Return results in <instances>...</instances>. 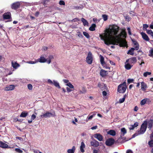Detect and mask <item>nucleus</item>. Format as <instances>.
Returning a JSON list of instances; mask_svg holds the SVG:
<instances>
[{"label": "nucleus", "mask_w": 153, "mask_h": 153, "mask_svg": "<svg viewBox=\"0 0 153 153\" xmlns=\"http://www.w3.org/2000/svg\"><path fill=\"white\" fill-rule=\"evenodd\" d=\"M119 27L115 25H113L111 27V28H109L106 30V32L103 34H100L99 36L100 39L103 40L104 43L107 45H108L111 44L115 45L116 43H120V47H123L124 46V43L123 42H121V37L123 38L126 37V33L125 30H123L120 33L116 36L117 38L115 39V41H110L108 39V38H112L113 35H116L119 30Z\"/></svg>", "instance_id": "obj_1"}, {"label": "nucleus", "mask_w": 153, "mask_h": 153, "mask_svg": "<svg viewBox=\"0 0 153 153\" xmlns=\"http://www.w3.org/2000/svg\"><path fill=\"white\" fill-rule=\"evenodd\" d=\"M126 88V83L124 82L118 86L117 91L119 93H123L125 92Z\"/></svg>", "instance_id": "obj_2"}, {"label": "nucleus", "mask_w": 153, "mask_h": 153, "mask_svg": "<svg viewBox=\"0 0 153 153\" xmlns=\"http://www.w3.org/2000/svg\"><path fill=\"white\" fill-rule=\"evenodd\" d=\"M87 62L89 64L92 63L93 61L92 54L91 52H89L88 54V56L86 58Z\"/></svg>", "instance_id": "obj_3"}, {"label": "nucleus", "mask_w": 153, "mask_h": 153, "mask_svg": "<svg viewBox=\"0 0 153 153\" xmlns=\"http://www.w3.org/2000/svg\"><path fill=\"white\" fill-rule=\"evenodd\" d=\"M147 121H145L142 124L140 130L142 131V133L144 134L147 128Z\"/></svg>", "instance_id": "obj_4"}, {"label": "nucleus", "mask_w": 153, "mask_h": 153, "mask_svg": "<svg viewBox=\"0 0 153 153\" xmlns=\"http://www.w3.org/2000/svg\"><path fill=\"white\" fill-rule=\"evenodd\" d=\"M97 87L100 88L101 91L107 90L108 89L106 85L104 83L99 82L98 84Z\"/></svg>", "instance_id": "obj_5"}, {"label": "nucleus", "mask_w": 153, "mask_h": 153, "mask_svg": "<svg viewBox=\"0 0 153 153\" xmlns=\"http://www.w3.org/2000/svg\"><path fill=\"white\" fill-rule=\"evenodd\" d=\"M115 142L113 138L108 139L105 141V143L106 146H111L113 145Z\"/></svg>", "instance_id": "obj_6"}, {"label": "nucleus", "mask_w": 153, "mask_h": 153, "mask_svg": "<svg viewBox=\"0 0 153 153\" xmlns=\"http://www.w3.org/2000/svg\"><path fill=\"white\" fill-rule=\"evenodd\" d=\"M137 61V59L136 57H132L129 58L126 60V62H128L131 65H133Z\"/></svg>", "instance_id": "obj_7"}, {"label": "nucleus", "mask_w": 153, "mask_h": 153, "mask_svg": "<svg viewBox=\"0 0 153 153\" xmlns=\"http://www.w3.org/2000/svg\"><path fill=\"white\" fill-rule=\"evenodd\" d=\"M20 5L19 2H16L13 3L11 5V8L14 10H16L19 8Z\"/></svg>", "instance_id": "obj_8"}, {"label": "nucleus", "mask_w": 153, "mask_h": 153, "mask_svg": "<svg viewBox=\"0 0 153 153\" xmlns=\"http://www.w3.org/2000/svg\"><path fill=\"white\" fill-rule=\"evenodd\" d=\"M55 112H54L53 114L50 112H47L46 113L41 115L40 116L42 118H46L47 117H49L51 116L54 117L55 116Z\"/></svg>", "instance_id": "obj_9"}, {"label": "nucleus", "mask_w": 153, "mask_h": 153, "mask_svg": "<svg viewBox=\"0 0 153 153\" xmlns=\"http://www.w3.org/2000/svg\"><path fill=\"white\" fill-rule=\"evenodd\" d=\"M90 144L91 146L96 147H98L99 145V142L94 139L90 142Z\"/></svg>", "instance_id": "obj_10"}, {"label": "nucleus", "mask_w": 153, "mask_h": 153, "mask_svg": "<svg viewBox=\"0 0 153 153\" xmlns=\"http://www.w3.org/2000/svg\"><path fill=\"white\" fill-rule=\"evenodd\" d=\"M3 16V19H9L11 18V15L10 12L4 13Z\"/></svg>", "instance_id": "obj_11"}, {"label": "nucleus", "mask_w": 153, "mask_h": 153, "mask_svg": "<svg viewBox=\"0 0 153 153\" xmlns=\"http://www.w3.org/2000/svg\"><path fill=\"white\" fill-rule=\"evenodd\" d=\"M94 137L99 141H102L103 140V136L99 133H96L94 134Z\"/></svg>", "instance_id": "obj_12"}, {"label": "nucleus", "mask_w": 153, "mask_h": 153, "mask_svg": "<svg viewBox=\"0 0 153 153\" xmlns=\"http://www.w3.org/2000/svg\"><path fill=\"white\" fill-rule=\"evenodd\" d=\"M153 124V119H150L148 121H147V125L148 126V128L151 130L152 128Z\"/></svg>", "instance_id": "obj_13"}, {"label": "nucleus", "mask_w": 153, "mask_h": 153, "mask_svg": "<svg viewBox=\"0 0 153 153\" xmlns=\"http://www.w3.org/2000/svg\"><path fill=\"white\" fill-rule=\"evenodd\" d=\"M108 74V71H105L103 69H101L100 72V75L102 77H105Z\"/></svg>", "instance_id": "obj_14"}, {"label": "nucleus", "mask_w": 153, "mask_h": 153, "mask_svg": "<svg viewBox=\"0 0 153 153\" xmlns=\"http://www.w3.org/2000/svg\"><path fill=\"white\" fill-rule=\"evenodd\" d=\"M15 87V86L14 85H10L7 86L5 88V90L6 91H11L14 89Z\"/></svg>", "instance_id": "obj_15"}, {"label": "nucleus", "mask_w": 153, "mask_h": 153, "mask_svg": "<svg viewBox=\"0 0 153 153\" xmlns=\"http://www.w3.org/2000/svg\"><path fill=\"white\" fill-rule=\"evenodd\" d=\"M141 34L144 40L147 41H149V39L148 37V36L146 33L144 32H141Z\"/></svg>", "instance_id": "obj_16"}, {"label": "nucleus", "mask_w": 153, "mask_h": 153, "mask_svg": "<svg viewBox=\"0 0 153 153\" xmlns=\"http://www.w3.org/2000/svg\"><path fill=\"white\" fill-rule=\"evenodd\" d=\"M133 66V65L131 64L128 62H126V61L125 62V67L126 70H129Z\"/></svg>", "instance_id": "obj_17"}, {"label": "nucleus", "mask_w": 153, "mask_h": 153, "mask_svg": "<svg viewBox=\"0 0 153 153\" xmlns=\"http://www.w3.org/2000/svg\"><path fill=\"white\" fill-rule=\"evenodd\" d=\"M121 133L120 135V138L122 139L124 136V135L127 133V131L125 128H123L121 129Z\"/></svg>", "instance_id": "obj_18"}, {"label": "nucleus", "mask_w": 153, "mask_h": 153, "mask_svg": "<svg viewBox=\"0 0 153 153\" xmlns=\"http://www.w3.org/2000/svg\"><path fill=\"white\" fill-rule=\"evenodd\" d=\"M131 41L134 43V45H136L134 48H135V50L136 51L138 50L139 49V46L137 42L134 39H132Z\"/></svg>", "instance_id": "obj_19"}, {"label": "nucleus", "mask_w": 153, "mask_h": 153, "mask_svg": "<svg viewBox=\"0 0 153 153\" xmlns=\"http://www.w3.org/2000/svg\"><path fill=\"white\" fill-rule=\"evenodd\" d=\"M147 88V85L144 82H141V88L143 91H145Z\"/></svg>", "instance_id": "obj_20"}, {"label": "nucleus", "mask_w": 153, "mask_h": 153, "mask_svg": "<svg viewBox=\"0 0 153 153\" xmlns=\"http://www.w3.org/2000/svg\"><path fill=\"white\" fill-rule=\"evenodd\" d=\"M8 145L7 144L0 141V147L3 148H8Z\"/></svg>", "instance_id": "obj_21"}, {"label": "nucleus", "mask_w": 153, "mask_h": 153, "mask_svg": "<svg viewBox=\"0 0 153 153\" xmlns=\"http://www.w3.org/2000/svg\"><path fill=\"white\" fill-rule=\"evenodd\" d=\"M135 50V48H132L128 50L127 54L130 55H133L134 54V51Z\"/></svg>", "instance_id": "obj_22"}, {"label": "nucleus", "mask_w": 153, "mask_h": 153, "mask_svg": "<svg viewBox=\"0 0 153 153\" xmlns=\"http://www.w3.org/2000/svg\"><path fill=\"white\" fill-rule=\"evenodd\" d=\"M12 66L15 69H17L18 67L20 66V65L16 62L15 63L13 62V61L12 62Z\"/></svg>", "instance_id": "obj_23"}, {"label": "nucleus", "mask_w": 153, "mask_h": 153, "mask_svg": "<svg viewBox=\"0 0 153 153\" xmlns=\"http://www.w3.org/2000/svg\"><path fill=\"white\" fill-rule=\"evenodd\" d=\"M38 61L40 62L44 63L46 62L47 59L44 57L41 56L38 59Z\"/></svg>", "instance_id": "obj_24"}, {"label": "nucleus", "mask_w": 153, "mask_h": 153, "mask_svg": "<svg viewBox=\"0 0 153 153\" xmlns=\"http://www.w3.org/2000/svg\"><path fill=\"white\" fill-rule=\"evenodd\" d=\"M76 149V147L75 146H73L71 149H69L68 150V153H74Z\"/></svg>", "instance_id": "obj_25"}, {"label": "nucleus", "mask_w": 153, "mask_h": 153, "mask_svg": "<svg viewBox=\"0 0 153 153\" xmlns=\"http://www.w3.org/2000/svg\"><path fill=\"white\" fill-rule=\"evenodd\" d=\"M28 115V113L27 111H25L22 112L20 115V117H25Z\"/></svg>", "instance_id": "obj_26"}, {"label": "nucleus", "mask_w": 153, "mask_h": 153, "mask_svg": "<svg viewBox=\"0 0 153 153\" xmlns=\"http://www.w3.org/2000/svg\"><path fill=\"white\" fill-rule=\"evenodd\" d=\"M107 134L112 136H114L116 135V133L114 130H111L107 132Z\"/></svg>", "instance_id": "obj_27"}, {"label": "nucleus", "mask_w": 153, "mask_h": 153, "mask_svg": "<svg viewBox=\"0 0 153 153\" xmlns=\"http://www.w3.org/2000/svg\"><path fill=\"white\" fill-rule=\"evenodd\" d=\"M81 21L83 23V25L85 26V25H88V23L87 20L82 18L81 19Z\"/></svg>", "instance_id": "obj_28"}, {"label": "nucleus", "mask_w": 153, "mask_h": 153, "mask_svg": "<svg viewBox=\"0 0 153 153\" xmlns=\"http://www.w3.org/2000/svg\"><path fill=\"white\" fill-rule=\"evenodd\" d=\"M96 25L95 24H92L91 25L89 28V30L91 31H94L95 30Z\"/></svg>", "instance_id": "obj_29"}, {"label": "nucleus", "mask_w": 153, "mask_h": 153, "mask_svg": "<svg viewBox=\"0 0 153 153\" xmlns=\"http://www.w3.org/2000/svg\"><path fill=\"white\" fill-rule=\"evenodd\" d=\"M100 62L102 65H103L104 64H105V62L104 61V58L102 55H100Z\"/></svg>", "instance_id": "obj_30"}, {"label": "nucleus", "mask_w": 153, "mask_h": 153, "mask_svg": "<svg viewBox=\"0 0 153 153\" xmlns=\"http://www.w3.org/2000/svg\"><path fill=\"white\" fill-rule=\"evenodd\" d=\"M56 87L58 88H60V87L59 85V83L55 80L53 81V84Z\"/></svg>", "instance_id": "obj_31"}, {"label": "nucleus", "mask_w": 153, "mask_h": 153, "mask_svg": "<svg viewBox=\"0 0 153 153\" xmlns=\"http://www.w3.org/2000/svg\"><path fill=\"white\" fill-rule=\"evenodd\" d=\"M66 85L68 86L70 88L74 90V86L70 82H69L66 84Z\"/></svg>", "instance_id": "obj_32"}, {"label": "nucleus", "mask_w": 153, "mask_h": 153, "mask_svg": "<svg viewBox=\"0 0 153 153\" xmlns=\"http://www.w3.org/2000/svg\"><path fill=\"white\" fill-rule=\"evenodd\" d=\"M86 92V90L85 88L84 87H82V90L79 91L80 94H85Z\"/></svg>", "instance_id": "obj_33"}, {"label": "nucleus", "mask_w": 153, "mask_h": 153, "mask_svg": "<svg viewBox=\"0 0 153 153\" xmlns=\"http://www.w3.org/2000/svg\"><path fill=\"white\" fill-rule=\"evenodd\" d=\"M126 97V95H124L123 97L121 99H120L119 100V102L120 103H122L124 102L125 100Z\"/></svg>", "instance_id": "obj_34"}, {"label": "nucleus", "mask_w": 153, "mask_h": 153, "mask_svg": "<svg viewBox=\"0 0 153 153\" xmlns=\"http://www.w3.org/2000/svg\"><path fill=\"white\" fill-rule=\"evenodd\" d=\"M83 33L84 35L85 36L86 38H87L88 39H89L90 38V35L88 33L85 31H83Z\"/></svg>", "instance_id": "obj_35"}, {"label": "nucleus", "mask_w": 153, "mask_h": 153, "mask_svg": "<svg viewBox=\"0 0 153 153\" xmlns=\"http://www.w3.org/2000/svg\"><path fill=\"white\" fill-rule=\"evenodd\" d=\"M148 144L149 146L150 147H153V140L151 139L148 142Z\"/></svg>", "instance_id": "obj_36"}, {"label": "nucleus", "mask_w": 153, "mask_h": 153, "mask_svg": "<svg viewBox=\"0 0 153 153\" xmlns=\"http://www.w3.org/2000/svg\"><path fill=\"white\" fill-rule=\"evenodd\" d=\"M108 16L105 14H103L102 16V17L104 21H106L108 19Z\"/></svg>", "instance_id": "obj_37"}, {"label": "nucleus", "mask_w": 153, "mask_h": 153, "mask_svg": "<svg viewBox=\"0 0 153 153\" xmlns=\"http://www.w3.org/2000/svg\"><path fill=\"white\" fill-rule=\"evenodd\" d=\"M146 101L147 99H144L141 101L140 104L141 105H144L146 103Z\"/></svg>", "instance_id": "obj_38"}, {"label": "nucleus", "mask_w": 153, "mask_h": 153, "mask_svg": "<svg viewBox=\"0 0 153 153\" xmlns=\"http://www.w3.org/2000/svg\"><path fill=\"white\" fill-rule=\"evenodd\" d=\"M76 35L79 38H82L83 37L81 33L79 31H78L77 32Z\"/></svg>", "instance_id": "obj_39"}, {"label": "nucleus", "mask_w": 153, "mask_h": 153, "mask_svg": "<svg viewBox=\"0 0 153 153\" xmlns=\"http://www.w3.org/2000/svg\"><path fill=\"white\" fill-rule=\"evenodd\" d=\"M15 150L19 153H22L23 152V151L19 148H16Z\"/></svg>", "instance_id": "obj_40"}, {"label": "nucleus", "mask_w": 153, "mask_h": 153, "mask_svg": "<svg viewBox=\"0 0 153 153\" xmlns=\"http://www.w3.org/2000/svg\"><path fill=\"white\" fill-rule=\"evenodd\" d=\"M151 74V72H145L143 74V76L144 77H146L148 75H150Z\"/></svg>", "instance_id": "obj_41"}, {"label": "nucleus", "mask_w": 153, "mask_h": 153, "mask_svg": "<svg viewBox=\"0 0 153 153\" xmlns=\"http://www.w3.org/2000/svg\"><path fill=\"white\" fill-rule=\"evenodd\" d=\"M108 65H108V64L105 63V64H104V65L102 66L104 68H105L106 69H110V67Z\"/></svg>", "instance_id": "obj_42"}, {"label": "nucleus", "mask_w": 153, "mask_h": 153, "mask_svg": "<svg viewBox=\"0 0 153 153\" xmlns=\"http://www.w3.org/2000/svg\"><path fill=\"white\" fill-rule=\"evenodd\" d=\"M148 27V25L146 24H143V29L144 30H147L146 28Z\"/></svg>", "instance_id": "obj_43"}, {"label": "nucleus", "mask_w": 153, "mask_h": 153, "mask_svg": "<svg viewBox=\"0 0 153 153\" xmlns=\"http://www.w3.org/2000/svg\"><path fill=\"white\" fill-rule=\"evenodd\" d=\"M49 59H48V60H47V61H47V62L48 64H50L51 63V59L53 58V56H50L49 57Z\"/></svg>", "instance_id": "obj_44"}, {"label": "nucleus", "mask_w": 153, "mask_h": 153, "mask_svg": "<svg viewBox=\"0 0 153 153\" xmlns=\"http://www.w3.org/2000/svg\"><path fill=\"white\" fill-rule=\"evenodd\" d=\"M28 88L30 90H32L33 88V86L31 84H29L27 85Z\"/></svg>", "instance_id": "obj_45"}, {"label": "nucleus", "mask_w": 153, "mask_h": 153, "mask_svg": "<svg viewBox=\"0 0 153 153\" xmlns=\"http://www.w3.org/2000/svg\"><path fill=\"white\" fill-rule=\"evenodd\" d=\"M146 33L149 34H150L151 35L152 33L153 32L151 30H146Z\"/></svg>", "instance_id": "obj_46"}, {"label": "nucleus", "mask_w": 153, "mask_h": 153, "mask_svg": "<svg viewBox=\"0 0 153 153\" xmlns=\"http://www.w3.org/2000/svg\"><path fill=\"white\" fill-rule=\"evenodd\" d=\"M66 89H67V91L68 92H70L71 91H73L74 90H73V89L70 88H69L68 87H67L66 88Z\"/></svg>", "instance_id": "obj_47"}, {"label": "nucleus", "mask_w": 153, "mask_h": 153, "mask_svg": "<svg viewBox=\"0 0 153 153\" xmlns=\"http://www.w3.org/2000/svg\"><path fill=\"white\" fill-rule=\"evenodd\" d=\"M59 3L60 5H65V4L64 1L62 0L60 1Z\"/></svg>", "instance_id": "obj_48"}, {"label": "nucleus", "mask_w": 153, "mask_h": 153, "mask_svg": "<svg viewBox=\"0 0 153 153\" xmlns=\"http://www.w3.org/2000/svg\"><path fill=\"white\" fill-rule=\"evenodd\" d=\"M85 147V145L83 142H82L81 143V145L80 148H84Z\"/></svg>", "instance_id": "obj_49"}, {"label": "nucleus", "mask_w": 153, "mask_h": 153, "mask_svg": "<svg viewBox=\"0 0 153 153\" xmlns=\"http://www.w3.org/2000/svg\"><path fill=\"white\" fill-rule=\"evenodd\" d=\"M133 81L134 79H129L127 80L128 83L129 84L133 82Z\"/></svg>", "instance_id": "obj_50"}, {"label": "nucleus", "mask_w": 153, "mask_h": 153, "mask_svg": "<svg viewBox=\"0 0 153 153\" xmlns=\"http://www.w3.org/2000/svg\"><path fill=\"white\" fill-rule=\"evenodd\" d=\"M36 116L35 115L33 114L31 117V120H33L35 119L36 118Z\"/></svg>", "instance_id": "obj_51"}, {"label": "nucleus", "mask_w": 153, "mask_h": 153, "mask_svg": "<svg viewBox=\"0 0 153 153\" xmlns=\"http://www.w3.org/2000/svg\"><path fill=\"white\" fill-rule=\"evenodd\" d=\"M48 82L51 85H53V81L50 79H48Z\"/></svg>", "instance_id": "obj_52"}, {"label": "nucleus", "mask_w": 153, "mask_h": 153, "mask_svg": "<svg viewBox=\"0 0 153 153\" xmlns=\"http://www.w3.org/2000/svg\"><path fill=\"white\" fill-rule=\"evenodd\" d=\"M138 123L137 122H135L133 126L134 128L137 127L138 126Z\"/></svg>", "instance_id": "obj_53"}, {"label": "nucleus", "mask_w": 153, "mask_h": 153, "mask_svg": "<svg viewBox=\"0 0 153 153\" xmlns=\"http://www.w3.org/2000/svg\"><path fill=\"white\" fill-rule=\"evenodd\" d=\"M93 116H94L93 115H91V116H89V117H87V119L88 120H90L93 117Z\"/></svg>", "instance_id": "obj_54"}, {"label": "nucleus", "mask_w": 153, "mask_h": 153, "mask_svg": "<svg viewBox=\"0 0 153 153\" xmlns=\"http://www.w3.org/2000/svg\"><path fill=\"white\" fill-rule=\"evenodd\" d=\"M136 133L137 134H138V135L143 134V133H142V131L140 130H137Z\"/></svg>", "instance_id": "obj_55"}, {"label": "nucleus", "mask_w": 153, "mask_h": 153, "mask_svg": "<svg viewBox=\"0 0 153 153\" xmlns=\"http://www.w3.org/2000/svg\"><path fill=\"white\" fill-rule=\"evenodd\" d=\"M127 30H128V33L129 35H131V29L130 27H128L127 28Z\"/></svg>", "instance_id": "obj_56"}, {"label": "nucleus", "mask_w": 153, "mask_h": 153, "mask_svg": "<svg viewBox=\"0 0 153 153\" xmlns=\"http://www.w3.org/2000/svg\"><path fill=\"white\" fill-rule=\"evenodd\" d=\"M102 94L103 96H106V95L107 94V93L105 91H103V92H102Z\"/></svg>", "instance_id": "obj_57"}, {"label": "nucleus", "mask_w": 153, "mask_h": 153, "mask_svg": "<svg viewBox=\"0 0 153 153\" xmlns=\"http://www.w3.org/2000/svg\"><path fill=\"white\" fill-rule=\"evenodd\" d=\"M63 82H64V83H68L69 82V81L68 80L66 79H64L63 80Z\"/></svg>", "instance_id": "obj_58"}, {"label": "nucleus", "mask_w": 153, "mask_h": 153, "mask_svg": "<svg viewBox=\"0 0 153 153\" xmlns=\"http://www.w3.org/2000/svg\"><path fill=\"white\" fill-rule=\"evenodd\" d=\"M16 138L17 139L19 140L20 141H22L23 140V139L22 138L19 137H16Z\"/></svg>", "instance_id": "obj_59"}, {"label": "nucleus", "mask_w": 153, "mask_h": 153, "mask_svg": "<svg viewBox=\"0 0 153 153\" xmlns=\"http://www.w3.org/2000/svg\"><path fill=\"white\" fill-rule=\"evenodd\" d=\"M126 153H133V152L131 150L128 149Z\"/></svg>", "instance_id": "obj_60"}, {"label": "nucleus", "mask_w": 153, "mask_h": 153, "mask_svg": "<svg viewBox=\"0 0 153 153\" xmlns=\"http://www.w3.org/2000/svg\"><path fill=\"white\" fill-rule=\"evenodd\" d=\"M150 53L151 55V56H153V49H151L150 51Z\"/></svg>", "instance_id": "obj_61"}, {"label": "nucleus", "mask_w": 153, "mask_h": 153, "mask_svg": "<svg viewBox=\"0 0 153 153\" xmlns=\"http://www.w3.org/2000/svg\"><path fill=\"white\" fill-rule=\"evenodd\" d=\"M98 150L96 149H94L93 150V153H98Z\"/></svg>", "instance_id": "obj_62"}, {"label": "nucleus", "mask_w": 153, "mask_h": 153, "mask_svg": "<svg viewBox=\"0 0 153 153\" xmlns=\"http://www.w3.org/2000/svg\"><path fill=\"white\" fill-rule=\"evenodd\" d=\"M36 63V62H34V61H30L28 62V63L31 64H33Z\"/></svg>", "instance_id": "obj_63"}, {"label": "nucleus", "mask_w": 153, "mask_h": 153, "mask_svg": "<svg viewBox=\"0 0 153 153\" xmlns=\"http://www.w3.org/2000/svg\"><path fill=\"white\" fill-rule=\"evenodd\" d=\"M150 138L151 139L153 140V132L150 134Z\"/></svg>", "instance_id": "obj_64"}]
</instances>
